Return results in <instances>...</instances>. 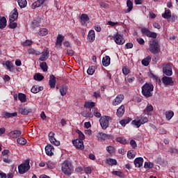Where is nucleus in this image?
<instances>
[{"label": "nucleus", "instance_id": "obj_3", "mask_svg": "<svg viewBox=\"0 0 178 178\" xmlns=\"http://www.w3.org/2000/svg\"><path fill=\"white\" fill-rule=\"evenodd\" d=\"M61 170L64 175L70 176L72 172H73V165H72V162L67 160L63 161L61 164Z\"/></svg>", "mask_w": 178, "mask_h": 178}, {"label": "nucleus", "instance_id": "obj_40", "mask_svg": "<svg viewBox=\"0 0 178 178\" xmlns=\"http://www.w3.org/2000/svg\"><path fill=\"white\" fill-rule=\"evenodd\" d=\"M17 143L20 145H25L27 143V140L24 138H19L17 140Z\"/></svg>", "mask_w": 178, "mask_h": 178}, {"label": "nucleus", "instance_id": "obj_42", "mask_svg": "<svg viewBox=\"0 0 178 178\" xmlns=\"http://www.w3.org/2000/svg\"><path fill=\"white\" fill-rule=\"evenodd\" d=\"M106 149L107 152H108V154H115V147H113V146H107Z\"/></svg>", "mask_w": 178, "mask_h": 178}, {"label": "nucleus", "instance_id": "obj_55", "mask_svg": "<svg viewBox=\"0 0 178 178\" xmlns=\"http://www.w3.org/2000/svg\"><path fill=\"white\" fill-rule=\"evenodd\" d=\"M122 73L125 76H127V74H129V73H130V70H129V67H124L122 68Z\"/></svg>", "mask_w": 178, "mask_h": 178}, {"label": "nucleus", "instance_id": "obj_57", "mask_svg": "<svg viewBox=\"0 0 178 178\" xmlns=\"http://www.w3.org/2000/svg\"><path fill=\"white\" fill-rule=\"evenodd\" d=\"M82 116H84L85 118H93V115L91 114V113L88 112H83L82 113Z\"/></svg>", "mask_w": 178, "mask_h": 178}, {"label": "nucleus", "instance_id": "obj_11", "mask_svg": "<svg viewBox=\"0 0 178 178\" xmlns=\"http://www.w3.org/2000/svg\"><path fill=\"white\" fill-rule=\"evenodd\" d=\"M19 17V13L17 12V8H14V10L10 13L9 16L10 22H15Z\"/></svg>", "mask_w": 178, "mask_h": 178}, {"label": "nucleus", "instance_id": "obj_31", "mask_svg": "<svg viewBox=\"0 0 178 178\" xmlns=\"http://www.w3.org/2000/svg\"><path fill=\"white\" fill-rule=\"evenodd\" d=\"M151 56H147L143 60H142V65H143V66H148V65H149V63L151 62Z\"/></svg>", "mask_w": 178, "mask_h": 178}, {"label": "nucleus", "instance_id": "obj_44", "mask_svg": "<svg viewBox=\"0 0 178 178\" xmlns=\"http://www.w3.org/2000/svg\"><path fill=\"white\" fill-rule=\"evenodd\" d=\"M173 116H175L174 112H166L165 113V118H166L167 120H170V119H172V118H173Z\"/></svg>", "mask_w": 178, "mask_h": 178}, {"label": "nucleus", "instance_id": "obj_20", "mask_svg": "<svg viewBox=\"0 0 178 178\" xmlns=\"http://www.w3.org/2000/svg\"><path fill=\"white\" fill-rule=\"evenodd\" d=\"M102 65L105 67H107V66L111 65V57L109 56H106L102 58Z\"/></svg>", "mask_w": 178, "mask_h": 178}, {"label": "nucleus", "instance_id": "obj_32", "mask_svg": "<svg viewBox=\"0 0 178 178\" xmlns=\"http://www.w3.org/2000/svg\"><path fill=\"white\" fill-rule=\"evenodd\" d=\"M28 54H29V55H41V51L31 48L28 49Z\"/></svg>", "mask_w": 178, "mask_h": 178}, {"label": "nucleus", "instance_id": "obj_30", "mask_svg": "<svg viewBox=\"0 0 178 178\" xmlns=\"http://www.w3.org/2000/svg\"><path fill=\"white\" fill-rule=\"evenodd\" d=\"M171 16L172 13L170 12V10H165V13L162 14V17H163L164 19H167V20H169Z\"/></svg>", "mask_w": 178, "mask_h": 178}, {"label": "nucleus", "instance_id": "obj_27", "mask_svg": "<svg viewBox=\"0 0 178 178\" xmlns=\"http://www.w3.org/2000/svg\"><path fill=\"white\" fill-rule=\"evenodd\" d=\"M6 17L0 16V29H5L6 27Z\"/></svg>", "mask_w": 178, "mask_h": 178}, {"label": "nucleus", "instance_id": "obj_26", "mask_svg": "<svg viewBox=\"0 0 178 178\" xmlns=\"http://www.w3.org/2000/svg\"><path fill=\"white\" fill-rule=\"evenodd\" d=\"M67 92V86L63 85L60 88V93L62 97H65Z\"/></svg>", "mask_w": 178, "mask_h": 178}, {"label": "nucleus", "instance_id": "obj_46", "mask_svg": "<svg viewBox=\"0 0 178 178\" xmlns=\"http://www.w3.org/2000/svg\"><path fill=\"white\" fill-rule=\"evenodd\" d=\"M172 70V65L170 63L163 65V72L165 70Z\"/></svg>", "mask_w": 178, "mask_h": 178}, {"label": "nucleus", "instance_id": "obj_16", "mask_svg": "<svg viewBox=\"0 0 178 178\" xmlns=\"http://www.w3.org/2000/svg\"><path fill=\"white\" fill-rule=\"evenodd\" d=\"M9 137L11 138H17L22 136V131L19 130L12 131L8 134Z\"/></svg>", "mask_w": 178, "mask_h": 178}, {"label": "nucleus", "instance_id": "obj_58", "mask_svg": "<svg viewBox=\"0 0 178 178\" xmlns=\"http://www.w3.org/2000/svg\"><path fill=\"white\" fill-rule=\"evenodd\" d=\"M99 6H101V8H104V9H106V8H109V4H108L105 2H100Z\"/></svg>", "mask_w": 178, "mask_h": 178}, {"label": "nucleus", "instance_id": "obj_60", "mask_svg": "<svg viewBox=\"0 0 178 178\" xmlns=\"http://www.w3.org/2000/svg\"><path fill=\"white\" fill-rule=\"evenodd\" d=\"M136 41L138 42V44H140V45H144V44H145V40L141 38H137Z\"/></svg>", "mask_w": 178, "mask_h": 178}, {"label": "nucleus", "instance_id": "obj_35", "mask_svg": "<svg viewBox=\"0 0 178 178\" xmlns=\"http://www.w3.org/2000/svg\"><path fill=\"white\" fill-rule=\"evenodd\" d=\"M18 99L21 102H26L27 101L26 96L24 93H19L18 94Z\"/></svg>", "mask_w": 178, "mask_h": 178}, {"label": "nucleus", "instance_id": "obj_36", "mask_svg": "<svg viewBox=\"0 0 178 178\" xmlns=\"http://www.w3.org/2000/svg\"><path fill=\"white\" fill-rule=\"evenodd\" d=\"M130 122H131V119L126 118V119L120 120V124H121V126H123L124 127V126H126L127 124L130 123Z\"/></svg>", "mask_w": 178, "mask_h": 178}, {"label": "nucleus", "instance_id": "obj_19", "mask_svg": "<svg viewBox=\"0 0 178 178\" xmlns=\"http://www.w3.org/2000/svg\"><path fill=\"white\" fill-rule=\"evenodd\" d=\"M88 40L90 42H94L95 40V31L94 30H90L88 34Z\"/></svg>", "mask_w": 178, "mask_h": 178}, {"label": "nucleus", "instance_id": "obj_17", "mask_svg": "<svg viewBox=\"0 0 178 178\" xmlns=\"http://www.w3.org/2000/svg\"><path fill=\"white\" fill-rule=\"evenodd\" d=\"M49 86L50 88H55V86H56V77L55 75L52 74L50 76Z\"/></svg>", "mask_w": 178, "mask_h": 178}, {"label": "nucleus", "instance_id": "obj_34", "mask_svg": "<svg viewBox=\"0 0 178 178\" xmlns=\"http://www.w3.org/2000/svg\"><path fill=\"white\" fill-rule=\"evenodd\" d=\"M39 35L40 37H45V35H48V29H40L38 32Z\"/></svg>", "mask_w": 178, "mask_h": 178}, {"label": "nucleus", "instance_id": "obj_51", "mask_svg": "<svg viewBox=\"0 0 178 178\" xmlns=\"http://www.w3.org/2000/svg\"><path fill=\"white\" fill-rule=\"evenodd\" d=\"M8 26H9L10 29H16L17 27V23L15 22L10 21V24Z\"/></svg>", "mask_w": 178, "mask_h": 178}, {"label": "nucleus", "instance_id": "obj_39", "mask_svg": "<svg viewBox=\"0 0 178 178\" xmlns=\"http://www.w3.org/2000/svg\"><path fill=\"white\" fill-rule=\"evenodd\" d=\"M134 80H136V78L134 76H133V75H128L127 76V78H125L124 81L126 83H133V81H134Z\"/></svg>", "mask_w": 178, "mask_h": 178}, {"label": "nucleus", "instance_id": "obj_62", "mask_svg": "<svg viewBox=\"0 0 178 178\" xmlns=\"http://www.w3.org/2000/svg\"><path fill=\"white\" fill-rule=\"evenodd\" d=\"M50 142L51 143V144H54V145H60V142H59V140H57L55 138H54V140H50Z\"/></svg>", "mask_w": 178, "mask_h": 178}, {"label": "nucleus", "instance_id": "obj_29", "mask_svg": "<svg viewBox=\"0 0 178 178\" xmlns=\"http://www.w3.org/2000/svg\"><path fill=\"white\" fill-rule=\"evenodd\" d=\"M17 2L21 9H24L27 6V0H17Z\"/></svg>", "mask_w": 178, "mask_h": 178}, {"label": "nucleus", "instance_id": "obj_5", "mask_svg": "<svg viewBox=\"0 0 178 178\" xmlns=\"http://www.w3.org/2000/svg\"><path fill=\"white\" fill-rule=\"evenodd\" d=\"M30 170V159L25 160L22 164L18 165V172L19 175H24Z\"/></svg>", "mask_w": 178, "mask_h": 178}, {"label": "nucleus", "instance_id": "obj_50", "mask_svg": "<svg viewBox=\"0 0 178 178\" xmlns=\"http://www.w3.org/2000/svg\"><path fill=\"white\" fill-rule=\"evenodd\" d=\"M152 111H154V106H152L151 104H148L144 112H152Z\"/></svg>", "mask_w": 178, "mask_h": 178}, {"label": "nucleus", "instance_id": "obj_38", "mask_svg": "<svg viewBox=\"0 0 178 178\" xmlns=\"http://www.w3.org/2000/svg\"><path fill=\"white\" fill-rule=\"evenodd\" d=\"M127 156L129 159H134L136 158V152L130 150L127 152Z\"/></svg>", "mask_w": 178, "mask_h": 178}, {"label": "nucleus", "instance_id": "obj_4", "mask_svg": "<svg viewBox=\"0 0 178 178\" xmlns=\"http://www.w3.org/2000/svg\"><path fill=\"white\" fill-rule=\"evenodd\" d=\"M148 122V118L144 116L137 117L135 120L131 122V124L134 127L138 129L142 124H145Z\"/></svg>", "mask_w": 178, "mask_h": 178}, {"label": "nucleus", "instance_id": "obj_15", "mask_svg": "<svg viewBox=\"0 0 178 178\" xmlns=\"http://www.w3.org/2000/svg\"><path fill=\"white\" fill-rule=\"evenodd\" d=\"M45 3V0H37L31 4L32 9H37V8H40Z\"/></svg>", "mask_w": 178, "mask_h": 178}, {"label": "nucleus", "instance_id": "obj_33", "mask_svg": "<svg viewBox=\"0 0 178 178\" xmlns=\"http://www.w3.org/2000/svg\"><path fill=\"white\" fill-rule=\"evenodd\" d=\"M33 79L36 81H42V80H44V76L40 73H37L34 75Z\"/></svg>", "mask_w": 178, "mask_h": 178}, {"label": "nucleus", "instance_id": "obj_1", "mask_svg": "<svg viewBox=\"0 0 178 178\" xmlns=\"http://www.w3.org/2000/svg\"><path fill=\"white\" fill-rule=\"evenodd\" d=\"M142 95L145 98H151L154 95V85L151 83H145L141 88Z\"/></svg>", "mask_w": 178, "mask_h": 178}, {"label": "nucleus", "instance_id": "obj_6", "mask_svg": "<svg viewBox=\"0 0 178 178\" xmlns=\"http://www.w3.org/2000/svg\"><path fill=\"white\" fill-rule=\"evenodd\" d=\"M109 122H112V117L104 115L99 120V123L103 130H106L109 127Z\"/></svg>", "mask_w": 178, "mask_h": 178}, {"label": "nucleus", "instance_id": "obj_45", "mask_svg": "<svg viewBox=\"0 0 178 178\" xmlns=\"http://www.w3.org/2000/svg\"><path fill=\"white\" fill-rule=\"evenodd\" d=\"M113 137L112 135L102 133V140H109L110 138H113Z\"/></svg>", "mask_w": 178, "mask_h": 178}, {"label": "nucleus", "instance_id": "obj_2", "mask_svg": "<svg viewBox=\"0 0 178 178\" xmlns=\"http://www.w3.org/2000/svg\"><path fill=\"white\" fill-rule=\"evenodd\" d=\"M149 51L153 55H156L161 52V45H159V42L156 38L151 39L149 41Z\"/></svg>", "mask_w": 178, "mask_h": 178}, {"label": "nucleus", "instance_id": "obj_59", "mask_svg": "<svg viewBox=\"0 0 178 178\" xmlns=\"http://www.w3.org/2000/svg\"><path fill=\"white\" fill-rule=\"evenodd\" d=\"M108 165H116V163H118V162L116 161V160L113 159H109L108 160Z\"/></svg>", "mask_w": 178, "mask_h": 178}, {"label": "nucleus", "instance_id": "obj_61", "mask_svg": "<svg viewBox=\"0 0 178 178\" xmlns=\"http://www.w3.org/2000/svg\"><path fill=\"white\" fill-rule=\"evenodd\" d=\"M130 145L134 149L137 148V143H136V140H134L130 141Z\"/></svg>", "mask_w": 178, "mask_h": 178}, {"label": "nucleus", "instance_id": "obj_21", "mask_svg": "<svg viewBox=\"0 0 178 178\" xmlns=\"http://www.w3.org/2000/svg\"><path fill=\"white\" fill-rule=\"evenodd\" d=\"M127 6L128 8L124 10V13H130V12L133 10V1H131V0H127Z\"/></svg>", "mask_w": 178, "mask_h": 178}, {"label": "nucleus", "instance_id": "obj_28", "mask_svg": "<svg viewBox=\"0 0 178 178\" xmlns=\"http://www.w3.org/2000/svg\"><path fill=\"white\" fill-rule=\"evenodd\" d=\"M2 116H3L5 119H8L9 118H15V116H17V113H10L8 112H4L2 113Z\"/></svg>", "mask_w": 178, "mask_h": 178}, {"label": "nucleus", "instance_id": "obj_54", "mask_svg": "<svg viewBox=\"0 0 178 178\" xmlns=\"http://www.w3.org/2000/svg\"><path fill=\"white\" fill-rule=\"evenodd\" d=\"M163 73L164 74H165V76H172V74H173V72L172 71V70H164L163 71Z\"/></svg>", "mask_w": 178, "mask_h": 178}, {"label": "nucleus", "instance_id": "obj_8", "mask_svg": "<svg viewBox=\"0 0 178 178\" xmlns=\"http://www.w3.org/2000/svg\"><path fill=\"white\" fill-rule=\"evenodd\" d=\"M113 39L114 40L115 44L117 45H123L124 44L125 40L124 38H123V35H121L119 33H117L113 36Z\"/></svg>", "mask_w": 178, "mask_h": 178}, {"label": "nucleus", "instance_id": "obj_14", "mask_svg": "<svg viewBox=\"0 0 178 178\" xmlns=\"http://www.w3.org/2000/svg\"><path fill=\"white\" fill-rule=\"evenodd\" d=\"M45 152L47 155L49 156H52L54 155V153L55 152V148L52 146V145H47L45 147Z\"/></svg>", "mask_w": 178, "mask_h": 178}, {"label": "nucleus", "instance_id": "obj_64", "mask_svg": "<svg viewBox=\"0 0 178 178\" xmlns=\"http://www.w3.org/2000/svg\"><path fill=\"white\" fill-rule=\"evenodd\" d=\"M117 112H124V105H121L118 109Z\"/></svg>", "mask_w": 178, "mask_h": 178}, {"label": "nucleus", "instance_id": "obj_22", "mask_svg": "<svg viewBox=\"0 0 178 178\" xmlns=\"http://www.w3.org/2000/svg\"><path fill=\"white\" fill-rule=\"evenodd\" d=\"M6 66L8 72H15V65H13V63H12V61H6Z\"/></svg>", "mask_w": 178, "mask_h": 178}, {"label": "nucleus", "instance_id": "obj_23", "mask_svg": "<svg viewBox=\"0 0 178 178\" xmlns=\"http://www.w3.org/2000/svg\"><path fill=\"white\" fill-rule=\"evenodd\" d=\"M63 40H65V36L61 34H58L56 38V45H58V47H62V42H63Z\"/></svg>", "mask_w": 178, "mask_h": 178}, {"label": "nucleus", "instance_id": "obj_18", "mask_svg": "<svg viewBox=\"0 0 178 178\" xmlns=\"http://www.w3.org/2000/svg\"><path fill=\"white\" fill-rule=\"evenodd\" d=\"M144 163V159L143 157H138L134 160V165L136 168H141Z\"/></svg>", "mask_w": 178, "mask_h": 178}, {"label": "nucleus", "instance_id": "obj_56", "mask_svg": "<svg viewBox=\"0 0 178 178\" xmlns=\"http://www.w3.org/2000/svg\"><path fill=\"white\" fill-rule=\"evenodd\" d=\"M33 29H35L36 27H38V26H40V22L37 20H33L32 22V24H31Z\"/></svg>", "mask_w": 178, "mask_h": 178}, {"label": "nucleus", "instance_id": "obj_63", "mask_svg": "<svg viewBox=\"0 0 178 178\" xmlns=\"http://www.w3.org/2000/svg\"><path fill=\"white\" fill-rule=\"evenodd\" d=\"M125 48L126 49H131L133 48V43L131 42H128L125 44Z\"/></svg>", "mask_w": 178, "mask_h": 178}, {"label": "nucleus", "instance_id": "obj_41", "mask_svg": "<svg viewBox=\"0 0 178 178\" xmlns=\"http://www.w3.org/2000/svg\"><path fill=\"white\" fill-rule=\"evenodd\" d=\"M40 67L43 72H48V65L45 62L40 63Z\"/></svg>", "mask_w": 178, "mask_h": 178}, {"label": "nucleus", "instance_id": "obj_49", "mask_svg": "<svg viewBox=\"0 0 178 178\" xmlns=\"http://www.w3.org/2000/svg\"><path fill=\"white\" fill-rule=\"evenodd\" d=\"M113 175L118 176V177H124V174L120 171H113Z\"/></svg>", "mask_w": 178, "mask_h": 178}, {"label": "nucleus", "instance_id": "obj_12", "mask_svg": "<svg viewBox=\"0 0 178 178\" xmlns=\"http://www.w3.org/2000/svg\"><path fill=\"white\" fill-rule=\"evenodd\" d=\"M124 99V95H118L113 100V105L116 106V105H120L122 104V102Z\"/></svg>", "mask_w": 178, "mask_h": 178}, {"label": "nucleus", "instance_id": "obj_48", "mask_svg": "<svg viewBox=\"0 0 178 178\" xmlns=\"http://www.w3.org/2000/svg\"><path fill=\"white\" fill-rule=\"evenodd\" d=\"M115 140L118 142V143H120V144H127V140L126 139H124V138H122V137H119V138H117L115 139Z\"/></svg>", "mask_w": 178, "mask_h": 178}, {"label": "nucleus", "instance_id": "obj_9", "mask_svg": "<svg viewBox=\"0 0 178 178\" xmlns=\"http://www.w3.org/2000/svg\"><path fill=\"white\" fill-rule=\"evenodd\" d=\"M48 58H49V51H48V48L44 47L39 60H41V62H45Z\"/></svg>", "mask_w": 178, "mask_h": 178}, {"label": "nucleus", "instance_id": "obj_43", "mask_svg": "<svg viewBox=\"0 0 178 178\" xmlns=\"http://www.w3.org/2000/svg\"><path fill=\"white\" fill-rule=\"evenodd\" d=\"M144 168L145 169H152V168H154V163L151 162H145Z\"/></svg>", "mask_w": 178, "mask_h": 178}, {"label": "nucleus", "instance_id": "obj_24", "mask_svg": "<svg viewBox=\"0 0 178 178\" xmlns=\"http://www.w3.org/2000/svg\"><path fill=\"white\" fill-rule=\"evenodd\" d=\"M84 107L86 108L87 109H92V112H94L95 103L93 102H86L84 104Z\"/></svg>", "mask_w": 178, "mask_h": 178}, {"label": "nucleus", "instance_id": "obj_7", "mask_svg": "<svg viewBox=\"0 0 178 178\" xmlns=\"http://www.w3.org/2000/svg\"><path fill=\"white\" fill-rule=\"evenodd\" d=\"M141 33L143 35H146V37H149V38H156L158 37V34L155 32H152L148 29V28H142Z\"/></svg>", "mask_w": 178, "mask_h": 178}, {"label": "nucleus", "instance_id": "obj_53", "mask_svg": "<svg viewBox=\"0 0 178 178\" xmlns=\"http://www.w3.org/2000/svg\"><path fill=\"white\" fill-rule=\"evenodd\" d=\"M176 20H177V15L172 14L170 16V18L168 19V22H176Z\"/></svg>", "mask_w": 178, "mask_h": 178}, {"label": "nucleus", "instance_id": "obj_52", "mask_svg": "<svg viewBox=\"0 0 178 178\" xmlns=\"http://www.w3.org/2000/svg\"><path fill=\"white\" fill-rule=\"evenodd\" d=\"M31 92L33 94H37V92H39L38 90V86H33L32 88L31 89Z\"/></svg>", "mask_w": 178, "mask_h": 178}, {"label": "nucleus", "instance_id": "obj_37", "mask_svg": "<svg viewBox=\"0 0 178 178\" xmlns=\"http://www.w3.org/2000/svg\"><path fill=\"white\" fill-rule=\"evenodd\" d=\"M87 73L90 76H92V74H94V73H95V66L89 67L88 70H87Z\"/></svg>", "mask_w": 178, "mask_h": 178}, {"label": "nucleus", "instance_id": "obj_25", "mask_svg": "<svg viewBox=\"0 0 178 178\" xmlns=\"http://www.w3.org/2000/svg\"><path fill=\"white\" fill-rule=\"evenodd\" d=\"M80 19L81 24H86V23L90 20V17H88L87 14H82Z\"/></svg>", "mask_w": 178, "mask_h": 178}, {"label": "nucleus", "instance_id": "obj_13", "mask_svg": "<svg viewBox=\"0 0 178 178\" xmlns=\"http://www.w3.org/2000/svg\"><path fill=\"white\" fill-rule=\"evenodd\" d=\"M162 81L164 86H173V84H175V82L173 81V79H172V77L163 76L162 78Z\"/></svg>", "mask_w": 178, "mask_h": 178}, {"label": "nucleus", "instance_id": "obj_47", "mask_svg": "<svg viewBox=\"0 0 178 178\" xmlns=\"http://www.w3.org/2000/svg\"><path fill=\"white\" fill-rule=\"evenodd\" d=\"M76 133L79 134V139L78 140H81L83 141L84 138H86V136L83 135V132L80 130H77Z\"/></svg>", "mask_w": 178, "mask_h": 178}, {"label": "nucleus", "instance_id": "obj_10", "mask_svg": "<svg viewBox=\"0 0 178 178\" xmlns=\"http://www.w3.org/2000/svg\"><path fill=\"white\" fill-rule=\"evenodd\" d=\"M73 145L76 147L78 149H84V143L80 139H76L72 141Z\"/></svg>", "mask_w": 178, "mask_h": 178}]
</instances>
